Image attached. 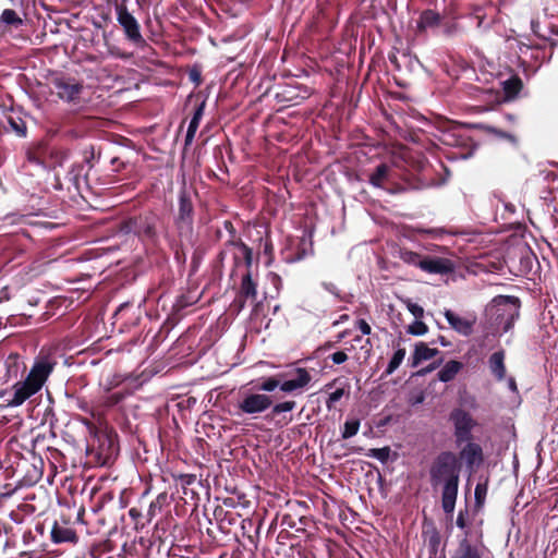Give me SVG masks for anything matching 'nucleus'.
Returning a JSON list of instances; mask_svg holds the SVG:
<instances>
[{"label":"nucleus","mask_w":558,"mask_h":558,"mask_svg":"<svg viewBox=\"0 0 558 558\" xmlns=\"http://www.w3.org/2000/svg\"><path fill=\"white\" fill-rule=\"evenodd\" d=\"M460 472L458 456L450 450L440 451L429 465V483L434 489L441 487V508L446 514L451 515L454 511Z\"/></svg>","instance_id":"f257e3e1"},{"label":"nucleus","mask_w":558,"mask_h":558,"mask_svg":"<svg viewBox=\"0 0 558 558\" xmlns=\"http://www.w3.org/2000/svg\"><path fill=\"white\" fill-rule=\"evenodd\" d=\"M56 365L57 362L50 356L38 355L25 380H19L12 386L13 397L8 400V405L19 407L40 391Z\"/></svg>","instance_id":"f03ea898"},{"label":"nucleus","mask_w":558,"mask_h":558,"mask_svg":"<svg viewBox=\"0 0 558 558\" xmlns=\"http://www.w3.org/2000/svg\"><path fill=\"white\" fill-rule=\"evenodd\" d=\"M161 222L162 218L157 211L146 209L122 219L119 230L123 234L134 235L142 243L156 244Z\"/></svg>","instance_id":"7ed1b4c3"},{"label":"nucleus","mask_w":558,"mask_h":558,"mask_svg":"<svg viewBox=\"0 0 558 558\" xmlns=\"http://www.w3.org/2000/svg\"><path fill=\"white\" fill-rule=\"evenodd\" d=\"M118 434L105 424L104 428L87 437L86 456L97 465L109 464L118 454Z\"/></svg>","instance_id":"20e7f679"},{"label":"nucleus","mask_w":558,"mask_h":558,"mask_svg":"<svg viewBox=\"0 0 558 558\" xmlns=\"http://www.w3.org/2000/svg\"><path fill=\"white\" fill-rule=\"evenodd\" d=\"M147 492L137 500L136 505L129 509L134 530L140 531L146 527L153 520L161 514L171 504L172 496L167 492H162L156 496L154 500L147 501Z\"/></svg>","instance_id":"39448f33"},{"label":"nucleus","mask_w":558,"mask_h":558,"mask_svg":"<svg viewBox=\"0 0 558 558\" xmlns=\"http://www.w3.org/2000/svg\"><path fill=\"white\" fill-rule=\"evenodd\" d=\"M494 303L495 322L504 332H508L520 316V300L511 295H499L494 299Z\"/></svg>","instance_id":"423d86ee"},{"label":"nucleus","mask_w":558,"mask_h":558,"mask_svg":"<svg viewBox=\"0 0 558 558\" xmlns=\"http://www.w3.org/2000/svg\"><path fill=\"white\" fill-rule=\"evenodd\" d=\"M274 403L272 396L262 393L252 388L241 391L236 402L238 414H245L256 417L269 410Z\"/></svg>","instance_id":"0eeeda50"},{"label":"nucleus","mask_w":558,"mask_h":558,"mask_svg":"<svg viewBox=\"0 0 558 558\" xmlns=\"http://www.w3.org/2000/svg\"><path fill=\"white\" fill-rule=\"evenodd\" d=\"M162 529V522H156L154 530L149 536H140L134 543L128 548L124 545V551L130 556H141L142 558H154V549L160 554L161 547L166 541L162 538L160 530Z\"/></svg>","instance_id":"6e6552de"},{"label":"nucleus","mask_w":558,"mask_h":558,"mask_svg":"<svg viewBox=\"0 0 558 558\" xmlns=\"http://www.w3.org/2000/svg\"><path fill=\"white\" fill-rule=\"evenodd\" d=\"M37 462L43 464L41 460H37ZM10 468L12 469V477L15 478L19 486H33L43 475L41 466L37 465L35 458L34 461H31L25 457H16V461Z\"/></svg>","instance_id":"1a4fd4ad"},{"label":"nucleus","mask_w":558,"mask_h":558,"mask_svg":"<svg viewBox=\"0 0 558 558\" xmlns=\"http://www.w3.org/2000/svg\"><path fill=\"white\" fill-rule=\"evenodd\" d=\"M194 204L191 194L181 190L178 197V211L174 217V226L180 236L192 235L194 225Z\"/></svg>","instance_id":"9d476101"},{"label":"nucleus","mask_w":558,"mask_h":558,"mask_svg":"<svg viewBox=\"0 0 558 558\" xmlns=\"http://www.w3.org/2000/svg\"><path fill=\"white\" fill-rule=\"evenodd\" d=\"M449 421L453 425V436L457 447H461L465 441L473 439L472 432L477 423L471 413L461 408H456L450 412Z\"/></svg>","instance_id":"9b49d317"},{"label":"nucleus","mask_w":558,"mask_h":558,"mask_svg":"<svg viewBox=\"0 0 558 558\" xmlns=\"http://www.w3.org/2000/svg\"><path fill=\"white\" fill-rule=\"evenodd\" d=\"M114 11L117 21L121 26L125 38L136 46L143 45L145 39L141 33V25L134 15L129 12L128 7L123 4H114Z\"/></svg>","instance_id":"f8f14e48"},{"label":"nucleus","mask_w":558,"mask_h":558,"mask_svg":"<svg viewBox=\"0 0 558 558\" xmlns=\"http://www.w3.org/2000/svg\"><path fill=\"white\" fill-rule=\"evenodd\" d=\"M51 84L57 96L68 102L78 100L83 92V84L74 77L59 75L51 81Z\"/></svg>","instance_id":"ddd939ff"},{"label":"nucleus","mask_w":558,"mask_h":558,"mask_svg":"<svg viewBox=\"0 0 558 558\" xmlns=\"http://www.w3.org/2000/svg\"><path fill=\"white\" fill-rule=\"evenodd\" d=\"M465 445L460 449L458 461H463L469 469L480 466L484 462V452L480 444L472 440L464 442Z\"/></svg>","instance_id":"4468645a"},{"label":"nucleus","mask_w":558,"mask_h":558,"mask_svg":"<svg viewBox=\"0 0 558 558\" xmlns=\"http://www.w3.org/2000/svg\"><path fill=\"white\" fill-rule=\"evenodd\" d=\"M197 302L198 298L193 295L191 292L179 295L172 305L166 324L171 325L172 327L177 325L185 316V308L196 304Z\"/></svg>","instance_id":"2eb2a0df"},{"label":"nucleus","mask_w":558,"mask_h":558,"mask_svg":"<svg viewBox=\"0 0 558 558\" xmlns=\"http://www.w3.org/2000/svg\"><path fill=\"white\" fill-rule=\"evenodd\" d=\"M257 298V282L253 280V272L245 271L242 275L240 289L235 303L239 304V308H243L246 300L255 301Z\"/></svg>","instance_id":"dca6fc26"},{"label":"nucleus","mask_w":558,"mask_h":558,"mask_svg":"<svg viewBox=\"0 0 558 558\" xmlns=\"http://www.w3.org/2000/svg\"><path fill=\"white\" fill-rule=\"evenodd\" d=\"M421 270L427 274L448 275L454 270V265L448 258L424 255Z\"/></svg>","instance_id":"f3484780"},{"label":"nucleus","mask_w":558,"mask_h":558,"mask_svg":"<svg viewBox=\"0 0 558 558\" xmlns=\"http://www.w3.org/2000/svg\"><path fill=\"white\" fill-rule=\"evenodd\" d=\"M444 315L450 327L462 336H470L473 332V327L476 323V317L471 318L460 317L451 310H445Z\"/></svg>","instance_id":"a211bd4d"},{"label":"nucleus","mask_w":558,"mask_h":558,"mask_svg":"<svg viewBox=\"0 0 558 558\" xmlns=\"http://www.w3.org/2000/svg\"><path fill=\"white\" fill-rule=\"evenodd\" d=\"M312 380V376L306 368L298 367L295 369V377L281 380L280 390L287 393L294 392L305 388Z\"/></svg>","instance_id":"6ab92c4d"},{"label":"nucleus","mask_w":558,"mask_h":558,"mask_svg":"<svg viewBox=\"0 0 558 558\" xmlns=\"http://www.w3.org/2000/svg\"><path fill=\"white\" fill-rule=\"evenodd\" d=\"M262 521L256 518H245L241 521L243 536H245L251 545L248 550L252 553L258 549L259 530Z\"/></svg>","instance_id":"aec40b11"},{"label":"nucleus","mask_w":558,"mask_h":558,"mask_svg":"<svg viewBox=\"0 0 558 558\" xmlns=\"http://www.w3.org/2000/svg\"><path fill=\"white\" fill-rule=\"evenodd\" d=\"M4 367L5 381L17 379L20 376L24 374L26 369L25 363L17 353H11L8 355V357L4 361Z\"/></svg>","instance_id":"412c9836"},{"label":"nucleus","mask_w":558,"mask_h":558,"mask_svg":"<svg viewBox=\"0 0 558 558\" xmlns=\"http://www.w3.org/2000/svg\"><path fill=\"white\" fill-rule=\"evenodd\" d=\"M505 359L506 352L504 349L494 352L488 359L489 371L497 381H502L506 378Z\"/></svg>","instance_id":"4be33fe9"},{"label":"nucleus","mask_w":558,"mask_h":558,"mask_svg":"<svg viewBox=\"0 0 558 558\" xmlns=\"http://www.w3.org/2000/svg\"><path fill=\"white\" fill-rule=\"evenodd\" d=\"M439 353L440 351L438 349L429 348L427 343L420 341L415 343L414 351L411 355V366L417 367L422 362L428 361Z\"/></svg>","instance_id":"5701e85b"},{"label":"nucleus","mask_w":558,"mask_h":558,"mask_svg":"<svg viewBox=\"0 0 558 558\" xmlns=\"http://www.w3.org/2000/svg\"><path fill=\"white\" fill-rule=\"evenodd\" d=\"M47 153H49L48 144L39 142L27 148L26 159L33 165L46 168L48 163Z\"/></svg>","instance_id":"b1692460"},{"label":"nucleus","mask_w":558,"mask_h":558,"mask_svg":"<svg viewBox=\"0 0 558 558\" xmlns=\"http://www.w3.org/2000/svg\"><path fill=\"white\" fill-rule=\"evenodd\" d=\"M451 558H484V551L468 538H463L453 550Z\"/></svg>","instance_id":"393cba45"},{"label":"nucleus","mask_w":558,"mask_h":558,"mask_svg":"<svg viewBox=\"0 0 558 558\" xmlns=\"http://www.w3.org/2000/svg\"><path fill=\"white\" fill-rule=\"evenodd\" d=\"M51 539L56 544L64 543V542H76L77 535L75 531L68 525L66 522L60 524L59 522H54L51 529Z\"/></svg>","instance_id":"a878e982"},{"label":"nucleus","mask_w":558,"mask_h":558,"mask_svg":"<svg viewBox=\"0 0 558 558\" xmlns=\"http://www.w3.org/2000/svg\"><path fill=\"white\" fill-rule=\"evenodd\" d=\"M205 107H206V100H202L195 107V110H194L192 119L189 123V128H187L185 140H184L185 147L190 146L193 143L194 136L199 126L201 120L204 116Z\"/></svg>","instance_id":"bb28decb"},{"label":"nucleus","mask_w":558,"mask_h":558,"mask_svg":"<svg viewBox=\"0 0 558 558\" xmlns=\"http://www.w3.org/2000/svg\"><path fill=\"white\" fill-rule=\"evenodd\" d=\"M441 22V16L434 10H424L416 24L417 32L420 34L425 33L428 28L437 27Z\"/></svg>","instance_id":"cd10ccee"},{"label":"nucleus","mask_w":558,"mask_h":558,"mask_svg":"<svg viewBox=\"0 0 558 558\" xmlns=\"http://www.w3.org/2000/svg\"><path fill=\"white\" fill-rule=\"evenodd\" d=\"M523 89V82L517 74L502 82L504 98L506 101L514 100Z\"/></svg>","instance_id":"c85d7f7f"},{"label":"nucleus","mask_w":558,"mask_h":558,"mask_svg":"<svg viewBox=\"0 0 558 558\" xmlns=\"http://www.w3.org/2000/svg\"><path fill=\"white\" fill-rule=\"evenodd\" d=\"M462 368L463 364L461 362L456 360L448 361L438 372L437 377L442 383L451 381Z\"/></svg>","instance_id":"c756f323"},{"label":"nucleus","mask_w":558,"mask_h":558,"mask_svg":"<svg viewBox=\"0 0 558 558\" xmlns=\"http://www.w3.org/2000/svg\"><path fill=\"white\" fill-rule=\"evenodd\" d=\"M281 377H282L281 374L275 375V376L263 377L256 383L252 381V384H253L252 387L254 390L259 391V392H262V391L271 392L276 388H280Z\"/></svg>","instance_id":"7c9ffc66"},{"label":"nucleus","mask_w":558,"mask_h":558,"mask_svg":"<svg viewBox=\"0 0 558 558\" xmlns=\"http://www.w3.org/2000/svg\"><path fill=\"white\" fill-rule=\"evenodd\" d=\"M223 228L228 232L229 236L227 241L225 242V247H234L236 250L241 248L245 245V243L242 241L241 236L239 235L234 225L230 220L223 221Z\"/></svg>","instance_id":"2f4dec72"},{"label":"nucleus","mask_w":558,"mask_h":558,"mask_svg":"<svg viewBox=\"0 0 558 558\" xmlns=\"http://www.w3.org/2000/svg\"><path fill=\"white\" fill-rule=\"evenodd\" d=\"M48 163L46 165V168H56L57 166H61L69 157V150L64 148H56L48 145Z\"/></svg>","instance_id":"473e14b6"},{"label":"nucleus","mask_w":558,"mask_h":558,"mask_svg":"<svg viewBox=\"0 0 558 558\" xmlns=\"http://www.w3.org/2000/svg\"><path fill=\"white\" fill-rule=\"evenodd\" d=\"M476 128L486 134L495 135L496 137L506 140L510 143L517 142V138L513 134L502 131L501 129H498L494 125L486 124V123H478V124H476Z\"/></svg>","instance_id":"72a5a7b5"},{"label":"nucleus","mask_w":558,"mask_h":558,"mask_svg":"<svg viewBox=\"0 0 558 558\" xmlns=\"http://www.w3.org/2000/svg\"><path fill=\"white\" fill-rule=\"evenodd\" d=\"M389 171L390 168L388 165H378L375 171L369 175V183L375 187H381L384 182L388 179Z\"/></svg>","instance_id":"f704fd0d"},{"label":"nucleus","mask_w":558,"mask_h":558,"mask_svg":"<svg viewBox=\"0 0 558 558\" xmlns=\"http://www.w3.org/2000/svg\"><path fill=\"white\" fill-rule=\"evenodd\" d=\"M0 23L17 28L23 25V20L13 9H4L0 15Z\"/></svg>","instance_id":"c9c22d12"},{"label":"nucleus","mask_w":558,"mask_h":558,"mask_svg":"<svg viewBox=\"0 0 558 558\" xmlns=\"http://www.w3.org/2000/svg\"><path fill=\"white\" fill-rule=\"evenodd\" d=\"M399 258L408 265L418 267L421 269V265L423 263L424 255H421L416 252H412L408 248H400Z\"/></svg>","instance_id":"e433bc0d"},{"label":"nucleus","mask_w":558,"mask_h":558,"mask_svg":"<svg viewBox=\"0 0 558 558\" xmlns=\"http://www.w3.org/2000/svg\"><path fill=\"white\" fill-rule=\"evenodd\" d=\"M295 407H296V402L293 400H287V401L279 402L276 404L272 403L271 408L269 409L270 413H269L268 417L274 420L279 414H281L283 412H290V411L294 410Z\"/></svg>","instance_id":"4c0bfd02"},{"label":"nucleus","mask_w":558,"mask_h":558,"mask_svg":"<svg viewBox=\"0 0 558 558\" xmlns=\"http://www.w3.org/2000/svg\"><path fill=\"white\" fill-rule=\"evenodd\" d=\"M404 356H405V349L404 348L398 349L393 353V355H392L391 360L389 361L388 366L383 375L384 376L391 375L400 366V364L404 360Z\"/></svg>","instance_id":"58836bf2"},{"label":"nucleus","mask_w":558,"mask_h":558,"mask_svg":"<svg viewBox=\"0 0 558 558\" xmlns=\"http://www.w3.org/2000/svg\"><path fill=\"white\" fill-rule=\"evenodd\" d=\"M8 123L10 125V129L17 135V136H26L27 133V126L25 121L20 117H8Z\"/></svg>","instance_id":"ea45409f"},{"label":"nucleus","mask_w":558,"mask_h":558,"mask_svg":"<svg viewBox=\"0 0 558 558\" xmlns=\"http://www.w3.org/2000/svg\"><path fill=\"white\" fill-rule=\"evenodd\" d=\"M125 398V393L122 391H116L101 399L100 405L105 409H110L122 402Z\"/></svg>","instance_id":"a19ab883"},{"label":"nucleus","mask_w":558,"mask_h":558,"mask_svg":"<svg viewBox=\"0 0 558 558\" xmlns=\"http://www.w3.org/2000/svg\"><path fill=\"white\" fill-rule=\"evenodd\" d=\"M359 428H360V421L357 418L345 421V423L343 425L342 435H341L342 438L349 439V438L355 436L359 432Z\"/></svg>","instance_id":"79ce46f5"},{"label":"nucleus","mask_w":558,"mask_h":558,"mask_svg":"<svg viewBox=\"0 0 558 558\" xmlns=\"http://www.w3.org/2000/svg\"><path fill=\"white\" fill-rule=\"evenodd\" d=\"M76 405L81 411L90 414V416L95 418L97 422H100L102 420V413L96 411L93 407H90L84 398H77Z\"/></svg>","instance_id":"37998d69"},{"label":"nucleus","mask_w":558,"mask_h":558,"mask_svg":"<svg viewBox=\"0 0 558 558\" xmlns=\"http://www.w3.org/2000/svg\"><path fill=\"white\" fill-rule=\"evenodd\" d=\"M487 489H488L487 482L476 484L475 492H474L476 508H482L484 506L486 495H487Z\"/></svg>","instance_id":"c03bdc74"},{"label":"nucleus","mask_w":558,"mask_h":558,"mask_svg":"<svg viewBox=\"0 0 558 558\" xmlns=\"http://www.w3.org/2000/svg\"><path fill=\"white\" fill-rule=\"evenodd\" d=\"M407 331L412 336H423L428 331V327L421 319H416L415 322L408 326Z\"/></svg>","instance_id":"a18cd8bd"},{"label":"nucleus","mask_w":558,"mask_h":558,"mask_svg":"<svg viewBox=\"0 0 558 558\" xmlns=\"http://www.w3.org/2000/svg\"><path fill=\"white\" fill-rule=\"evenodd\" d=\"M367 456L379 460L381 463H386L390 456V448L389 447L373 448V449H369Z\"/></svg>","instance_id":"49530a36"},{"label":"nucleus","mask_w":558,"mask_h":558,"mask_svg":"<svg viewBox=\"0 0 558 558\" xmlns=\"http://www.w3.org/2000/svg\"><path fill=\"white\" fill-rule=\"evenodd\" d=\"M260 241L263 242V254L268 257L266 265H270L274 260V245L271 239L267 233L264 239L260 238Z\"/></svg>","instance_id":"de8ad7c7"},{"label":"nucleus","mask_w":558,"mask_h":558,"mask_svg":"<svg viewBox=\"0 0 558 558\" xmlns=\"http://www.w3.org/2000/svg\"><path fill=\"white\" fill-rule=\"evenodd\" d=\"M241 255H242V262L246 267V271H252L253 266V250L248 245H244L241 248H239Z\"/></svg>","instance_id":"09e8293b"},{"label":"nucleus","mask_w":558,"mask_h":558,"mask_svg":"<svg viewBox=\"0 0 558 558\" xmlns=\"http://www.w3.org/2000/svg\"><path fill=\"white\" fill-rule=\"evenodd\" d=\"M80 421L86 426L87 432H88V437L93 436L94 434H96L97 432L102 429L105 426L104 418L100 422H98L99 425H96L94 422H92L87 417H81Z\"/></svg>","instance_id":"8fccbe9b"},{"label":"nucleus","mask_w":558,"mask_h":558,"mask_svg":"<svg viewBox=\"0 0 558 558\" xmlns=\"http://www.w3.org/2000/svg\"><path fill=\"white\" fill-rule=\"evenodd\" d=\"M440 545V535L437 530H434L428 538V548L432 555H436Z\"/></svg>","instance_id":"3c124183"},{"label":"nucleus","mask_w":558,"mask_h":558,"mask_svg":"<svg viewBox=\"0 0 558 558\" xmlns=\"http://www.w3.org/2000/svg\"><path fill=\"white\" fill-rule=\"evenodd\" d=\"M407 304V308L408 311L416 318V319H421L423 318L424 316V308L416 304V303H413L411 300H407L405 302Z\"/></svg>","instance_id":"603ef678"},{"label":"nucleus","mask_w":558,"mask_h":558,"mask_svg":"<svg viewBox=\"0 0 558 558\" xmlns=\"http://www.w3.org/2000/svg\"><path fill=\"white\" fill-rule=\"evenodd\" d=\"M344 395L343 388H338L331 392L326 401V407L330 410L336 402H338Z\"/></svg>","instance_id":"864d4df0"},{"label":"nucleus","mask_w":558,"mask_h":558,"mask_svg":"<svg viewBox=\"0 0 558 558\" xmlns=\"http://www.w3.org/2000/svg\"><path fill=\"white\" fill-rule=\"evenodd\" d=\"M177 481L183 486H190L196 482V475L194 474H179Z\"/></svg>","instance_id":"5fc2aeb1"},{"label":"nucleus","mask_w":558,"mask_h":558,"mask_svg":"<svg viewBox=\"0 0 558 558\" xmlns=\"http://www.w3.org/2000/svg\"><path fill=\"white\" fill-rule=\"evenodd\" d=\"M328 359H330L333 362V364L339 365V364L347 362L349 356L344 351H337V352L330 354L328 356Z\"/></svg>","instance_id":"6e6d98bb"},{"label":"nucleus","mask_w":558,"mask_h":558,"mask_svg":"<svg viewBox=\"0 0 558 558\" xmlns=\"http://www.w3.org/2000/svg\"><path fill=\"white\" fill-rule=\"evenodd\" d=\"M469 514L468 508L464 510H460L457 517V526L460 529H464L466 526V517Z\"/></svg>","instance_id":"4d7b16f0"},{"label":"nucleus","mask_w":558,"mask_h":558,"mask_svg":"<svg viewBox=\"0 0 558 558\" xmlns=\"http://www.w3.org/2000/svg\"><path fill=\"white\" fill-rule=\"evenodd\" d=\"M322 286H323V288L326 291H328L332 295H335L337 298H340V290L338 289V287L335 283H332V282H323Z\"/></svg>","instance_id":"13d9d810"},{"label":"nucleus","mask_w":558,"mask_h":558,"mask_svg":"<svg viewBox=\"0 0 558 558\" xmlns=\"http://www.w3.org/2000/svg\"><path fill=\"white\" fill-rule=\"evenodd\" d=\"M356 327L363 335H369L372 332V328L365 319H359L356 322Z\"/></svg>","instance_id":"bf43d9fd"},{"label":"nucleus","mask_w":558,"mask_h":558,"mask_svg":"<svg viewBox=\"0 0 558 558\" xmlns=\"http://www.w3.org/2000/svg\"><path fill=\"white\" fill-rule=\"evenodd\" d=\"M441 362H442V360H439L438 362H434V363L429 364L428 366H426V367H424V368L420 369V371L417 372V375H420V376H424V375H426V374H428V373L433 372L434 369H436L437 367H439V365L441 364Z\"/></svg>","instance_id":"052dcab7"},{"label":"nucleus","mask_w":558,"mask_h":558,"mask_svg":"<svg viewBox=\"0 0 558 558\" xmlns=\"http://www.w3.org/2000/svg\"><path fill=\"white\" fill-rule=\"evenodd\" d=\"M110 163L112 169L117 172L121 171L125 167V163L119 157H113Z\"/></svg>","instance_id":"680f3d73"},{"label":"nucleus","mask_w":558,"mask_h":558,"mask_svg":"<svg viewBox=\"0 0 558 558\" xmlns=\"http://www.w3.org/2000/svg\"><path fill=\"white\" fill-rule=\"evenodd\" d=\"M281 524L287 525L291 529L295 527V522H294L292 515H290V514H284L282 517Z\"/></svg>","instance_id":"e2e57ef3"},{"label":"nucleus","mask_w":558,"mask_h":558,"mask_svg":"<svg viewBox=\"0 0 558 558\" xmlns=\"http://www.w3.org/2000/svg\"><path fill=\"white\" fill-rule=\"evenodd\" d=\"M226 248L227 247L223 246V248L220 250V252L217 254V257H216L217 262L219 264H221V265L223 264V262H225V259L227 257V250Z\"/></svg>","instance_id":"0e129e2a"},{"label":"nucleus","mask_w":558,"mask_h":558,"mask_svg":"<svg viewBox=\"0 0 558 558\" xmlns=\"http://www.w3.org/2000/svg\"><path fill=\"white\" fill-rule=\"evenodd\" d=\"M508 387L513 392L518 391L517 381H515V379L513 377H509L508 378Z\"/></svg>","instance_id":"69168bd1"},{"label":"nucleus","mask_w":558,"mask_h":558,"mask_svg":"<svg viewBox=\"0 0 558 558\" xmlns=\"http://www.w3.org/2000/svg\"><path fill=\"white\" fill-rule=\"evenodd\" d=\"M190 78H191L193 82H196V83L198 84V83H199V81H201V74H199V72H198V71H196V70L191 71V73H190Z\"/></svg>","instance_id":"338daca9"},{"label":"nucleus","mask_w":558,"mask_h":558,"mask_svg":"<svg viewBox=\"0 0 558 558\" xmlns=\"http://www.w3.org/2000/svg\"><path fill=\"white\" fill-rule=\"evenodd\" d=\"M437 342H439L442 347H448V345H450V342H449V341H448L444 336H439V337H438V339H437V341H435V340H434V341H432L430 343H432V344H435V343H437Z\"/></svg>","instance_id":"774afa93"}]
</instances>
